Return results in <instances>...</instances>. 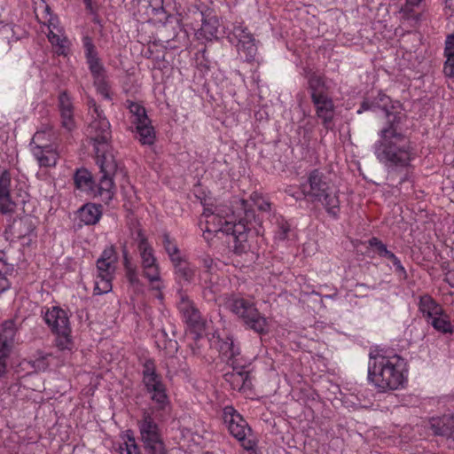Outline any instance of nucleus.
<instances>
[{
    "instance_id": "1",
    "label": "nucleus",
    "mask_w": 454,
    "mask_h": 454,
    "mask_svg": "<svg viewBox=\"0 0 454 454\" xmlns=\"http://www.w3.org/2000/svg\"><path fill=\"white\" fill-rule=\"evenodd\" d=\"M387 125L380 130V139L374 144V154L389 173L407 171L416 158V151L400 127L404 115L387 112Z\"/></svg>"
},
{
    "instance_id": "2",
    "label": "nucleus",
    "mask_w": 454,
    "mask_h": 454,
    "mask_svg": "<svg viewBox=\"0 0 454 454\" xmlns=\"http://www.w3.org/2000/svg\"><path fill=\"white\" fill-rule=\"evenodd\" d=\"M367 372L369 383L380 393L402 389L407 383L406 362L393 351L371 350Z\"/></svg>"
},
{
    "instance_id": "3",
    "label": "nucleus",
    "mask_w": 454,
    "mask_h": 454,
    "mask_svg": "<svg viewBox=\"0 0 454 454\" xmlns=\"http://www.w3.org/2000/svg\"><path fill=\"white\" fill-rule=\"evenodd\" d=\"M240 206L241 209L244 210L245 216L238 223H233L228 220L231 210L227 207L215 206L205 207L200 220V223H202V218L205 219L206 226L204 232L216 233L222 231L226 234H231L237 240H242L244 232L249 230L247 224L255 219V215L254 211L249 208L247 200H241Z\"/></svg>"
},
{
    "instance_id": "4",
    "label": "nucleus",
    "mask_w": 454,
    "mask_h": 454,
    "mask_svg": "<svg viewBox=\"0 0 454 454\" xmlns=\"http://www.w3.org/2000/svg\"><path fill=\"white\" fill-rule=\"evenodd\" d=\"M303 196L311 201L320 202L326 212L337 217L340 211V200L331 185L330 178L325 172L314 168L307 173L306 181L301 184Z\"/></svg>"
},
{
    "instance_id": "5",
    "label": "nucleus",
    "mask_w": 454,
    "mask_h": 454,
    "mask_svg": "<svg viewBox=\"0 0 454 454\" xmlns=\"http://www.w3.org/2000/svg\"><path fill=\"white\" fill-rule=\"evenodd\" d=\"M308 90L315 114L325 129H331L335 116V106L331 86L325 75L311 72L307 75Z\"/></svg>"
},
{
    "instance_id": "6",
    "label": "nucleus",
    "mask_w": 454,
    "mask_h": 454,
    "mask_svg": "<svg viewBox=\"0 0 454 454\" xmlns=\"http://www.w3.org/2000/svg\"><path fill=\"white\" fill-rule=\"evenodd\" d=\"M227 306L249 329L259 334L267 333V319L259 312L253 301L232 294L227 300Z\"/></svg>"
},
{
    "instance_id": "7",
    "label": "nucleus",
    "mask_w": 454,
    "mask_h": 454,
    "mask_svg": "<svg viewBox=\"0 0 454 454\" xmlns=\"http://www.w3.org/2000/svg\"><path fill=\"white\" fill-rule=\"evenodd\" d=\"M43 319L56 335L55 343L60 350H70L73 347L71 326L67 312L57 306L48 309Z\"/></svg>"
},
{
    "instance_id": "8",
    "label": "nucleus",
    "mask_w": 454,
    "mask_h": 454,
    "mask_svg": "<svg viewBox=\"0 0 454 454\" xmlns=\"http://www.w3.org/2000/svg\"><path fill=\"white\" fill-rule=\"evenodd\" d=\"M218 350L222 358L233 368V372L226 374L227 380H231L234 387L244 388L248 381V372L242 370L239 364L240 348L231 336H226L218 340Z\"/></svg>"
},
{
    "instance_id": "9",
    "label": "nucleus",
    "mask_w": 454,
    "mask_h": 454,
    "mask_svg": "<svg viewBox=\"0 0 454 454\" xmlns=\"http://www.w3.org/2000/svg\"><path fill=\"white\" fill-rule=\"evenodd\" d=\"M118 263V254L114 246L106 247L97 260L95 276V294H107L112 290V281Z\"/></svg>"
},
{
    "instance_id": "10",
    "label": "nucleus",
    "mask_w": 454,
    "mask_h": 454,
    "mask_svg": "<svg viewBox=\"0 0 454 454\" xmlns=\"http://www.w3.org/2000/svg\"><path fill=\"white\" fill-rule=\"evenodd\" d=\"M136 240L137 242L142 274L153 285V289L160 291L163 285L154 250L141 230L137 231Z\"/></svg>"
},
{
    "instance_id": "11",
    "label": "nucleus",
    "mask_w": 454,
    "mask_h": 454,
    "mask_svg": "<svg viewBox=\"0 0 454 454\" xmlns=\"http://www.w3.org/2000/svg\"><path fill=\"white\" fill-rule=\"evenodd\" d=\"M87 136L93 145L97 159L104 158L107 154H114L111 145V125L105 114L94 115L91 118L87 128Z\"/></svg>"
},
{
    "instance_id": "12",
    "label": "nucleus",
    "mask_w": 454,
    "mask_h": 454,
    "mask_svg": "<svg viewBox=\"0 0 454 454\" xmlns=\"http://www.w3.org/2000/svg\"><path fill=\"white\" fill-rule=\"evenodd\" d=\"M137 426L145 454H168L160 427L152 412L144 411Z\"/></svg>"
},
{
    "instance_id": "13",
    "label": "nucleus",
    "mask_w": 454,
    "mask_h": 454,
    "mask_svg": "<svg viewBox=\"0 0 454 454\" xmlns=\"http://www.w3.org/2000/svg\"><path fill=\"white\" fill-rule=\"evenodd\" d=\"M143 384L158 410H165L169 400L161 376L156 372L154 361L147 359L143 364Z\"/></svg>"
},
{
    "instance_id": "14",
    "label": "nucleus",
    "mask_w": 454,
    "mask_h": 454,
    "mask_svg": "<svg viewBox=\"0 0 454 454\" xmlns=\"http://www.w3.org/2000/svg\"><path fill=\"white\" fill-rule=\"evenodd\" d=\"M223 419L228 430L239 442L242 447L250 450L255 446V442L251 436V428L243 417L232 407L226 406L223 411Z\"/></svg>"
},
{
    "instance_id": "15",
    "label": "nucleus",
    "mask_w": 454,
    "mask_h": 454,
    "mask_svg": "<svg viewBox=\"0 0 454 454\" xmlns=\"http://www.w3.org/2000/svg\"><path fill=\"white\" fill-rule=\"evenodd\" d=\"M102 176L98 183V194L104 202H109L114 193L115 186L113 176L117 169V163L114 154H107L104 158L97 159Z\"/></svg>"
},
{
    "instance_id": "16",
    "label": "nucleus",
    "mask_w": 454,
    "mask_h": 454,
    "mask_svg": "<svg viewBox=\"0 0 454 454\" xmlns=\"http://www.w3.org/2000/svg\"><path fill=\"white\" fill-rule=\"evenodd\" d=\"M233 35L238 39L237 48L239 57L247 62L254 61L257 47L253 35L247 31V27L241 26L234 27Z\"/></svg>"
},
{
    "instance_id": "17",
    "label": "nucleus",
    "mask_w": 454,
    "mask_h": 454,
    "mask_svg": "<svg viewBox=\"0 0 454 454\" xmlns=\"http://www.w3.org/2000/svg\"><path fill=\"white\" fill-rule=\"evenodd\" d=\"M12 174L6 168L0 169V213L12 215L15 213L17 204L11 197Z\"/></svg>"
},
{
    "instance_id": "18",
    "label": "nucleus",
    "mask_w": 454,
    "mask_h": 454,
    "mask_svg": "<svg viewBox=\"0 0 454 454\" xmlns=\"http://www.w3.org/2000/svg\"><path fill=\"white\" fill-rule=\"evenodd\" d=\"M31 151L41 168L55 167L59 158L57 148L51 145L48 146H33Z\"/></svg>"
},
{
    "instance_id": "19",
    "label": "nucleus",
    "mask_w": 454,
    "mask_h": 454,
    "mask_svg": "<svg viewBox=\"0 0 454 454\" xmlns=\"http://www.w3.org/2000/svg\"><path fill=\"white\" fill-rule=\"evenodd\" d=\"M178 309L188 325L194 327L200 326V311L195 308L193 301L188 296L181 294L180 301L178 302Z\"/></svg>"
},
{
    "instance_id": "20",
    "label": "nucleus",
    "mask_w": 454,
    "mask_h": 454,
    "mask_svg": "<svg viewBox=\"0 0 454 454\" xmlns=\"http://www.w3.org/2000/svg\"><path fill=\"white\" fill-rule=\"evenodd\" d=\"M444 309L429 294H424L419 297V310L423 317L428 323L436 316H441Z\"/></svg>"
},
{
    "instance_id": "21",
    "label": "nucleus",
    "mask_w": 454,
    "mask_h": 454,
    "mask_svg": "<svg viewBox=\"0 0 454 454\" xmlns=\"http://www.w3.org/2000/svg\"><path fill=\"white\" fill-rule=\"evenodd\" d=\"M430 426L434 434L454 439V416L443 415L440 418H433Z\"/></svg>"
},
{
    "instance_id": "22",
    "label": "nucleus",
    "mask_w": 454,
    "mask_h": 454,
    "mask_svg": "<svg viewBox=\"0 0 454 454\" xmlns=\"http://www.w3.org/2000/svg\"><path fill=\"white\" fill-rule=\"evenodd\" d=\"M85 54L89 68L93 75V78H98L106 75V70L98 58V53L94 48V45L87 40L84 44Z\"/></svg>"
},
{
    "instance_id": "23",
    "label": "nucleus",
    "mask_w": 454,
    "mask_h": 454,
    "mask_svg": "<svg viewBox=\"0 0 454 454\" xmlns=\"http://www.w3.org/2000/svg\"><path fill=\"white\" fill-rule=\"evenodd\" d=\"M80 220L87 225L97 223L102 215L101 206L92 203L83 205L78 211Z\"/></svg>"
},
{
    "instance_id": "24",
    "label": "nucleus",
    "mask_w": 454,
    "mask_h": 454,
    "mask_svg": "<svg viewBox=\"0 0 454 454\" xmlns=\"http://www.w3.org/2000/svg\"><path fill=\"white\" fill-rule=\"evenodd\" d=\"M427 324L440 333L452 334L454 333V325L451 324L450 317L444 309L441 316L434 317Z\"/></svg>"
},
{
    "instance_id": "25",
    "label": "nucleus",
    "mask_w": 454,
    "mask_h": 454,
    "mask_svg": "<svg viewBox=\"0 0 454 454\" xmlns=\"http://www.w3.org/2000/svg\"><path fill=\"white\" fill-rule=\"evenodd\" d=\"M134 126L138 134V140L142 145H152L154 144L156 135L154 128L151 125L150 119L143 121V124L137 123Z\"/></svg>"
},
{
    "instance_id": "26",
    "label": "nucleus",
    "mask_w": 454,
    "mask_h": 454,
    "mask_svg": "<svg viewBox=\"0 0 454 454\" xmlns=\"http://www.w3.org/2000/svg\"><path fill=\"white\" fill-rule=\"evenodd\" d=\"M47 37L59 55L67 54L69 42L67 36L64 35L62 29H58V31H53L51 29L47 35Z\"/></svg>"
},
{
    "instance_id": "27",
    "label": "nucleus",
    "mask_w": 454,
    "mask_h": 454,
    "mask_svg": "<svg viewBox=\"0 0 454 454\" xmlns=\"http://www.w3.org/2000/svg\"><path fill=\"white\" fill-rule=\"evenodd\" d=\"M444 56L446 61L444 63L443 72L446 76L454 77V35L447 36Z\"/></svg>"
},
{
    "instance_id": "28",
    "label": "nucleus",
    "mask_w": 454,
    "mask_h": 454,
    "mask_svg": "<svg viewBox=\"0 0 454 454\" xmlns=\"http://www.w3.org/2000/svg\"><path fill=\"white\" fill-rule=\"evenodd\" d=\"M14 270V266L9 263L4 253L0 252V294L9 289L11 283L8 276Z\"/></svg>"
},
{
    "instance_id": "29",
    "label": "nucleus",
    "mask_w": 454,
    "mask_h": 454,
    "mask_svg": "<svg viewBox=\"0 0 454 454\" xmlns=\"http://www.w3.org/2000/svg\"><path fill=\"white\" fill-rule=\"evenodd\" d=\"M34 230L29 218L24 217L15 220L10 226V231L18 239L29 235Z\"/></svg>"
},
{
    "instance_id": "30",
    "label": "nucleus",
    "mask_w": 454,
    "mask_h": 454,
    "mask_svg": "<svg viewBox=\"0 0 454 454\" xmlns=\"http://www.w3.org/2000/svg\"><path fill=\"white\" fill-rule=\"evenodd\" d=\"M16 326L12 320H6L0 325V343L14 346V339L16 335Z\"/></svg>"
},
{
    "instance_id": "31",
    "label": "nucleus",
    "mask_w": 454,
    "mask_h": 454,
    "mask_svg": "<svg viewBox=\"0 0 454 454\" xmlns=\"http://www.w3.org/2000/svg\"><path fill=\"white\" fill-rule=\"evenodd\" d=\"M177 278L190 283L195 276V269L182 258L173 262Z\"/></svg>"
},
{
    "instance_id": "32",
    "label": "nucleus",
    "mask_w": 454,
    "mask_h": 454,
    "mask_svg": "<svg viewBox=\"0 0 454 454\" xmlns=\"http://www.w3.org/2000/svg\"><path fill=\"white\" fill-rule=\"evenodd\" d=\"M74 181L76 188L82 191L92 190L93 180L90 173L86 169H78L74 174Z\"/></svg>"
},
{
    "instance_id": "33",
    "label": "nucleus",
    "mask_w": 454,
    "mask_h": 454,
    "mask_svg": "<svg viewBox=\"0 0 454 454\" xmlns=\"http://www.w3.org/2000/svg\"><path fill=\"white\" fill-rule=\"evenodd\" d=\"M200 35L206 40L211 41L217 37L218 27L215 19L203 20L201 27L199 30Z\"/></svg>"
},
{
    "instance_id": "34",
    "label": "nucleus",
    "mask_w": 454,
    "mask_h": 454,
    "mask_svg": "<svg viewBox=\"0 0 454 454\" xmlns=\"http://www.w3.org/2000/svg\"><path fill=\"white\" fill-rule=\"evenodd\" d=\"M129 110L131 114L130 121L133 125L137 123L143 124V121L149 119L145 108L138 103L129 102Z\"/></svg>"
},
{
    "instance_id": "35",
    "label": "nucleus",
    "mask_w": 454,
    "mask_h": 454,
    "mask_svg": "<svg viewBox=\"0 0 454 454\" xmlns=\"http://www.w3.org/2000/svg\"><path fill=\"white\" fill-rule=\"evenodd\" d=\"M162 243L172 262L181 259L176 244L171 240L170 236L168 233L163 234Z\"/></svg>"
},
{
    "instance_id": "36",
    "label": "nucleus",
    "mask_w": 454,
    "mask_h": 454,
    "mask_svg": "<svg viewBox=\"0 0 454 454\" xmlns=\"http://www.w3.org/2000/svg\"><path fill=\"white\" fill-rule=\"evenodd\" d=\"M13 347L9 344L0 343V377L7 373L8 361Z\"/></svg>"
},
{
    "instance_id": "37",
    "label": "nucleus",
    "mask_w": 454,
    "mask_h": 454,
    "mask_svg": "<svg viewBox=\"0 0 454 454\" xmlns=\"http://www.w3.org/2000/svg\"><path fill=\"white\" fill-rule=\"evenodd\" d=\"M118 450L120 454H141L134 436L129 434L120 444Z\"/></svg>"
},
{
    "instance_id": "38",
    "label": "nucleus",
    "mask_w": 454,
    "mask_h": 454,
    "mask_svg": "<svg viewBox=\"0 0 454 454\" xmlns=\"http://www.w3.org/2000/svg\"><path fill=\"white\" fill-rule=\"evenodd\" d=\"M51 354L37 352L35 357L30 361L31 366L37 372H43L49 366V358Z\"/></svg>"
},
{
    "instance_id": "39",
    "label": "nucleus",
    "mask_w": 454,
    "mask_h": 454,
    "mask_svg": "<svg viewBox=\"0 0 454 454\" xmlns=\"http://www.w3.org/2000/svg\"><path fill=\"white\" fill-rule=\"evenodd\" d=\"M290 231V224L285 219H278L275 239L278 240H285L288 239Z\"/></svg>"
},
{
    "instance_id": "40",
    "label": "nucleus",
    "mask_w": 454,
    "mask_h": 454,
    "mask_svg": "<svg viewBox=\"0 0 454 454\" xmlns=\"http://www.w3.org/2000/svg\"><path fill=\"white\" fill-rule=\"evenodd\" d=\"M387 259H388L395 267V274L402 279H407L408 274L405 268L403 266L401 261L396 257V255L391 251L386 255Z\"/></svg>"
},
{
    "instance_id": "41",
    "label": "nucleus",
    "mask_w": 454,
    "mask_h": 454,
    "mask_svg": "<svg viewBox=\"0 0 454 454\" xmlns=\"http://www.w3.org/2000/svg\"><path fill=\"white\" fill-rule=\"evenodd\" d=\"M61 125L68 131L75 128V121L74 118V110L61 111L60 112Z\"/></svg>"
},
{
    "instance_id": "42",
    "label": "nucleus",
    "mask_w": 454,
    "mask_h": 454,
    "mask_svg": "<svg viewBox=\"0 0 454 454\" xmlns=\"http://www.w3.org/2000/svg\"><path fill=\"white\" fill-rule=\"evenodd\" d=\"M369 246L375 250L379 256L385 258L389 250L387 246L378 238H372L368 241Z\"/></svg>"
},
{
    "instance_id": "43",
    "label": "nucleus",
    "mask_w": 454,
    "mask_h": 454,
    "mask_svg": "<svg viewBox=\"0 0 454 454\" xmlns=\"http://www.w3.org/2000/svg\"><path fill=\"white\" fill-rule=\"evenodd\" d=\"M59 112L74 110L72 100L66 91L59 96Z\"/></svg>"
},
{
    "instance_id": "44",
    "label": "nucleus",
    "mask_w": 454,
    "mask_h": 454,
    "mask_svg": "<svg viewBox=\"0 0 454 454\" xmlns=\"http://www.w3.org/2000/svg\"><path fill=\"white\" fill-rule=\"evenodd\" d=\"M98 91L106 98H109L108 85L106 82V75L94 79Z\"/></svg>"
},
{
    "instance_id": "45",
    "label": "nucleus",
    "mask_w": 454,
    "mask_h": 454,
    "mask_svg": "<svg viewBox=\"0 0 454 454\" xmlns=\"http://www.w3.org/2000/svg\"><path fill=\"white\" fill-rule=\"evenodd\" d=\"M200 261H201L202 266L207 270V271L208 273H213L215 271L217 265H216V262H215V260L211 256L206 254L201 257Z\"/></svg>"
},
{
    "instance_id": "46",
    "label": "nucleus",
    "mask_w": 454,
    "mask_h": 454,
    "mask_svg": "<svg viewBox=\"0 0 454 454\" xmlns=\"http://www.w3.org/2000/svg\"><path fill=\"white\" fill-rule=\"evenodd\" d=\"M420 2L421 0H406L405 4L401 8V12H403L406 18L410 19L413 12V7L417 6Z\"/></svg>"
},
{
    "instance_id": "47",
    "label": "nucleus",
    "mask_w": 454,
    "mask_h": 454,
    "mask_svg": "<svg viewBox=\"0 0 454 454\" xmlns=\"http://www.w3.org/2000/svg\"><path fill=\"white\" fill-rule=\"evenodd\" d=\"M44 136H45V132L44 131H37L33 138H32V141H31V147L33 146H37V145H41V146H48L49 145H47L46 143H44Z\"/></svg>"
},
{
    "instance_id": "48",
    "label": "nucleus",
    "mask_w": 454,
    "mask_h": 454,
    "mask_svg": "<svg viewBox=\"0 0 454 454\" xmlns=\"http://www.w3.org/2000/svg\"><path fill=\"white\" fill-rule=\"evenodd\" d=\"M87 105L89 106L91 118H93L94 115L98 116V115L105 114L103 110L100 109V107L97 105L96 101L93 98H90L88 100Z\"/></svg>"
},
{
    "instance_id": "49",
    "label": "nucleus",
    "mask_w": 454,
    "mask_h": 454,
    "mask_svg": "<svg viewBox=\"0 0 454 454\" xmlns=\"http://www.w3.org/2000/svg\"><path fill=\"white\" fill-rule=\"evenodd\" d=\"M125 268H126V271H127V278L129 279V281L131 283V284H136V283H138L139 279H138V276L137 274V271L134 268H132L128 261L126 260V263H125Z\"/></svg>"
},
{
    "instance_id": "50",
    "label": "nucleus",
    "mask_w": 454,
    "mask_h": 454,
    "mask_svg": "<svg viewBox=\"0 0 454 454\" xmlns=\"http://www.w3.org/2000/svg\"><path fill=\"white\" fill-rule=\"evenodd\" d=\"M45 12L50 15V18L47 20L49 31H51V29L53 31H58V29H60L58 26V19L50 14V7L48 5L45 6Z\"/></svg>"
},
{
    "instance_id": "51",
    "label": "nucleus",
    "mask_w": 454,
    "mask_h": 454,
    "mask_svg": "<svg viewBox=\"0 0 454 454\" xmlns=\"http://www.w3.org/2000/svg\"><path fill=\"white\" fill-rule=\"evenodd\" d=\"M257 207L261 211H269L270 209V203L267 200H262L261 202H257Z\"/></svg>"
},
{
    "instance_id": "52",
    "label": "nucleus",
    "mask_w": 454,
    "mask_h": 454,
    "mask_svg": "<svg viewBox=\"0 0 454 454\" xmlns=\"http://www.w3.org/2000/svg\"><path fill=\"white\" fill-rule=\"evenodd\" d=\"M445 280L454 288V270H449L445 275Z\"/></svg>"
},
{
    "instance_id": "53",
    "label": "nucleus",
    "mask_w": 454,
    "mask_h": 454,
    "mask_svg": "<svg viewBox=\"0 0 454 454\" xmlns=\"http://www.w3.org/2000/svg\"><path fill=\"white\" fill-rule=\"evenodd\" d=\"M371 109H372V104H370V103H369V102H367V101H364V102L361 104L360 108L357 110V113H358V114H361V113H363L364 111H368V110H371Z\"/></svg>"
},
{
    "instance_id": "54",
    "label": "nucleus",
    "mask_w": 454,
    "mask_h": 454,
    "mask_svg": "<svg viewBox=\"0 0 454 454\" xmlns=\"http://www.w3.org/2000/svg\"><path fill=\"white\" fill-rule=\"evenodd\" d=\"M86 4L87 7L90 8L91 6V0H83Z\"/></svg>"
},
{
    "instance_id": "55",
    "label": "nucleus",
    "mask_w": 454,
    "mask_h": 454,
    "mask_svg": "<svg viewBox=\"0 0 454 454\" xmlns=\"http://www.w3.org/2000/svg\"><path fill=\"white\" fill-rule=\"evenodd\" d=\"M158 297H159L160 299H162V294L160 293V294H158Z\"/></svg>"
},
{
    "instance_id": "56",
    "label": "nucleus",
    "mask_w": 454,
    "mask_h": 454,
    "mask_svg": "<svg viewBox=\"0 0 454 454\" xmlns=\"http://www.w3.org/2000/svg\"><path fill=\"white\" fill-rule=\"evenodd\" d=\"M286 193H288V194H290V195H292V194L290 193L289 190H286Z\"/></svg>"
}]
</instances>
